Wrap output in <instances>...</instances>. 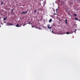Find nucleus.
<instances>
[{
    "label": "nucleus",
    "mask_w": 80,
    "mask_h": 80,
    "mask_svg": "<svg viewBox=\"0 0 80 80\" xmlns=\"http://www.w3.org/2000/svg\"><path fill=\"white\" fill-rule=\"evenodd\" d=\"M71 32H66V34H72V33H73V32L72 31H71Z\"/></svg>",
    "instance_id": "nucleus-1"
},
{
    "label": "nucleus",
    "mask_w": 80,
    "mask_h": 80,
    "mask_svg": "<svg viewBox=\"0 0 80 80\" xmlns=\"http://www.w3.org/2000/svg\"><path fill=\"white\" fill-rule=\"evenodd\" d=\"M27 12H28V11H26V12H23L22 14H23L24 13V15H25V13H27Z\"/></svg>",
    "instance_id": "nucleus-2"
},
{
    "label": "nucleus",
    "mask_w": 80,
    "mask_h": 80,
    "mask_svg": "<svg viewBox=\"0 0 80 80\" xmlns=\"http://www.w3.org/2000/svg\"><path fill=\"white\" fill-rule=\"evenodd\" d=\"M16 27H21V26H19V24H18V25H16Z\"/></svg>",
    "instance_id": "nucleus-3"
},
{
    "label": "nucleus",
    "mask_w": 80,
    "mask_h": 80,
    "mask_svg": "<svg viewBox=\"0 0 80 80\" xmlns=\"http://www.w3.org/2000/svg\"><path fill=\"white\" fill-rule=\"evenodd\" d=\"M14 9H12L11 11V13L12 14H14V12H13V10Z\"/></svg>",
    "instance_id": "nucleus-4"
},
{
    "label": "nucleus",
    "mask_w": 80,
    "mask_h": 80,
    "mask_svg": "<svg viewBox=\"0 0 80 80\" xmlns=\"http://www.w3.org/2000/svg\"><path fill=\"white\" fill-rule=\"evenodd\" d=\"M52 21V19H50L49 20V23H50Z\"/></svg>",
    "instance_id": "nucleus-5"
},
{
    "label": "nucleus",
    "mask_w": 80,
    "mask_h": 80,
    "mask_svg": "<svg viewBox=\"0 0 80 80\" xmlns=\"http://www.w3.org/2000/svg\"><path fill=\"white\" fill-rule=\"evenodd\" d=\"M47 27H48V29H49V28H50V24H48L47 25Z\"/></svg>",
    "instance_id": "nucleus-6"
},
{
    "label": "nucleus",
    "mask_w": 80,
    "mask_h": 80,
    "mask_svg": "<svg viewBox=\"0 0 80 80\" xmlns=\"http://www.w3.org/2000/svg\"><path fill=\"white\" fill-rule=\"evenodd\" d=\"M7 18V17H6V18H3V20H6V19Z\"/></svg>",
    "instance_id": "nucleus-7"
},
{
    "label": "nucleus",
    "mask_w": 80,
    "mask_h": 80,
    "mask_svg": "<svg viewBox=\"0 0 80 80\" xmlns=\"http://www.w3.org/2000/svg\"><path fill=\"white\" fill-rule=\"evenodd\" d=\"M77 15L76 14H73V16H74V17H77Z\"/></svg>",
    "instance_id": "nucleus-8"
},
{
    "label": "nucleus",
    "mask_w": 80,
    "mask_h": 80,
    "mask_svg": "<svg viewBox=\"0 0 80 80\" xmlns=\"http://www.w3.org/2000/svg\"><path fill=\"white\" fill-rule=\"evenodd\" d=\"M9 25H11V26H12V25H13V24L12 23H9Z\"/></svg>",
    "instance_id": "nucleus-9"
},
{
    "label": "nucleus",
    "mask_w": 80,
    "mask_h": 80,
    "mask_svg": "<svg viewBox=\"0 0 80 80\" xmlns=\"http://www.w3.org/2000/svg\"><path fill=\"white\" fill-rule=\"evenodd\" d=\"M75 19L76 20H78V19L77 18H75Z\"/></svg>",
    "instance_id": "nucleus-10"
},
{
    "label": "nucleus",
    "mask_w": 80,
    "mask_h": 80,
    "mask_svg": "<svg viewBox=\"0 0 80 80\" xmlns=\"http://www.w3.org/2000/svg\"><path fill=\"white\" fill-rule=\"evenodd\" d=\"M65 21L66 22V23L67 24V19H66Z\"/></svg>",
    "instance_id": "nucleus-11"
},
{
    "label": "nucleus",
    "mask_w": 80,
    "mask_h": 80,
    "mask_svg": "<svg viewBox=\"0 0 80 80\" xmlns=\"http://www.w3.org/2000/svg\"><path fill=\"white\" fill-rule=\"evenodd\" d=\"M68 15H70L71 16V17H72V16L70 14V13H68Z\"/></svg>",
    "instance_id": "nucleus-12"
},
{
    "label": "nucleus",
    "mask_w": 80,
    "mask_h": 80,
    "mask_svg": "<svg viewBox=\"0 0 80 80\" xmlns=\"http://www.w3.org/2000/svg\"><path fill=\"white\" fill-rule=\"evenodd\" d=\"M37 10L36 9L35 10V11L34 12V13H36L37 12Z\"/></svg>",
    "instance_id": "nucleus-13"
},
{
    "label": "nucleus",
    "mask_w": 80,
    "mask_h": 80,
    "mask_svg": "<svg viewBox=\"0 0 80 80\" xmlns=\"http://www.w3.org/2000/svg\"><path fill=\"white\" fill-rule=\"evenodd\" d=\"M52 27H50L49 28V29L50 30V29H52Z\"/></svg>",
    "instance_id": "nucleus-14"
},
{
    "label": "nucleus",
    "mask_w": 80,
    "mask_h": 80,
    "mask_svg": "<svg viewBox=\"0 0 80 80\" xmlns=\"http://www.w3.org/2000/svg\"><path fill=\"white\" fill-rule=\"evenodd\" d=\"M1 5H3V2H2L1 3Z\"/></svg>",
    "instance_id": "nucleus-15"
},
{
    "label": "nucleus",
    "mask_w": 80,
    "mask_h": 80,
    "mask_svg": "<svg viewBox=\"0 0 80 80\" xmlns=\"http://www.w3.org/2000/svg\"><path fill=\"white\" fill-rule=\"evenodd\" d=\"M52 33H54V32H53V31H52Z\"/></svg>",
    "instance_id": "nucleus-16"
},
{
    "label": "nucleus",
    "mask_w": 80,
    "mask_h": 80,
    "mask_svg": "<svg viewBox=\"0 0 80 80\" xmlns=\"http://www.w3.org/2000/svg\"><path fill=\"white\" fill-rule=\"evenodd\" d=\"M60 33H58V35H60Z\"/></svg>",
    "instance_id": "nucleus-17"
},
{
    "label": "nucleus",
    "mask_w": 80,
    "mask_h": 80,
    "mask_svg": "<svg viewBox=\"0 0 80 80\" xmlns=\"http://www.w3.org/2000/svg\"><path fill=\"white\" fill-rule=\"evenodd\" d=\"M56 12H57V10H58V9H56Z\"/></svg>",
    "instance_id": "nucleus-18"
},
{
    "label": "nucleus",
    "mask_w": 80,
    "mask_h": 80,
    "mask_svg": "<svg viewBox=\"0 0 80 80\" xmlns=\"http://www.w3.org/2000/svg\"><path fill=\"white\" fill-rule=\"evenodd\" d=\"M71 31H72V30H70V32H71Z\"/></svg>",
    "instance_id": "nucleus-19"
},
{
    "label": "nucleus",
    "mask_w": 80,
    "mask_h": 80,
    "mask_svg": "<svg viewBox=\"0 0 80 80\" xmlns=\"http://www.w3.org/2000/svg\"><path fill=\"white\" fill-rule=\"evenodd\" d=\"M45 28H47V27H44Z\"/></svg>",
    "instance_id": "nucleus-20"
},
{
    "label": "nucleus",
    "mask_w": 80,
    "mask_h": 80,
    "mask_svg": "<svg viewBox=\"0 0 80 80\" xmlns=\"http://www.w3.org/2000/svg\"><path fill=\"white\" fill-rule=\"evenodd\" d=\"M23 27H25V25H23Z\"/></svg>",
    "instance_id": "nucleus-21"
},
{
    "label": "nucleus",
    "mask_w": 80,
    "mask_h": 80,
    "mask_svg": "<svg viewBox=\"0 0 80 80\" xmlns=\"http://www.w3.org/2000/svg\"><path fill=\"white\" fill-rule=\"evenodd\" d=\"M43 0H42V1H43Z\"/></svg>",
    "instance_id": "nucleus-22"
},
{
    "label": "nucleus",
    "mask_w": 80,
    "mask_h": 80,
    "mask_svg": "<svg viewBox=\"0 0 80 80\" xmlns=\"http://www.w3.org/2000/svg\"><path fill=\"white\" fill-rule=\"evenodd\" d=\"M55 15H56V14H55Z\"/></svg>",
    "instance_id": "nucleus-23"
}]
</instances>
